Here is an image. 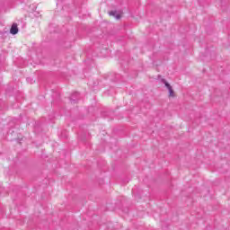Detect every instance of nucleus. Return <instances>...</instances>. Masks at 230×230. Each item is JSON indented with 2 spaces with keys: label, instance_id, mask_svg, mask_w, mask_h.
I'll list each match as a JSON object with an SVG mask.
<instances>
[{
  "label": "nucleus",
  "instance_id": "nucleus-1",
  "mask_svg": "<svg viewBox=\"0 0 230 230\" xmlns=\"http://www.w3.org/2000/svg\"><path fill=\"white\" fill-rule=\"evenodd\" d=\"M163 84H164L169 93V98H175V91H173V87L169 83H167L166 80H164Z\"/></svg>",
  "mask_w": 230,
  "mask_h": 230
},
{
  "label": "nucleus",
  "instance_id": "nucleus-2",
  "mask_svg": "<svg viewBox=\"0 0 230 230\" xmlns=\"http://www.w3.org/2000/svg\"><path fill=\"white\" fill-rule=\"evenodd\" d=\"M110 15H112V17H115V19H121L123 13L120 11H111L110 12Z\"/></svg>",
  "mask_w": 230,
  "mask_h": 230
},
{
  "label": "nucleus",
  "instance_id": "nucleus-3",
  "mask_svg": "<svg viewBox=\"0 0 230 230\" xmlns=\"http://www.w3.org/2000/svg\"><path fill=\"white\" fill-rule=\"evenodd\" d=\"M10 32L12 33V35H17V33L19 32V29L17 28V24L13 23L12 25Z\"/></svg>",
  "mask_w": 230,
  "mask_h": 230
}]
</instances>
